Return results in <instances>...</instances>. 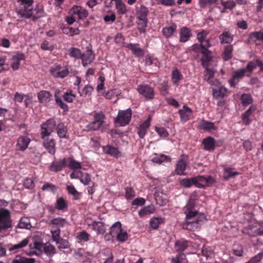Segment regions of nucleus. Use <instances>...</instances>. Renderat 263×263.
Masks as SVG:
<instances>
[{"label": "nucleus", "mask_w": 263, "mask_h": 263, "mask_svg": "<svg viewBox=\"0 0 263 263\" xmlns=\"http://www.w3.org/2000/svg\"><path fill=\"white\" fill-rule=\"evenodd\" d=\"M50 223L55 227L59 228L64 227L67 223V222L65 219L61 217H58L53 219L50 221Z\"/></svg>", "instance_id": "obj_43"}, {"label": "nucleus", "mask_w": 263, "mask_h": 263, "mask_svg": "<svg viewBox=\"0 0 263 263\" xmlns=\"http://www.w3.org/2000/svg\"><path fill=\"white\" fill-rule=\"evenodd\" d=\"M90 235L85 231L80 232L77 235V238L79 242L87 241L89 240Z\"/></svg>", "instance_id": "obj_54"}, {"label": "nucleus", "mask_w": 263, "mask_h": 263, "mask_svg": "<svg viewBox=\"0 0 263 263\" xmlns=\"http://www.w3.org/2000/svg\"><path fill=\"white\" fill-rule=\"evenodd\" d=\"M67 207V203L65 199L60 197L57 199L55 208L59 210H63Z\"/></svg>", "instance_id": "obj_46"}, {"label": "nucleus", "mask_w": 263, "mask_h": 263, "mask_svg": "<svg viewBox=\"0 0 263 263\" xmlns=\"http://www.w3.org/2000/svg\"><path fill=\"white\" fill-rule=\"evenodd\" d=\"M194 180L195 182L194 185L198 187H204L214 182V179L211 177L205 178L201 176L194 177Z\"/></svg>", "instance_id": "obj_11"}, {"label": "nucleus", "mask_w": 263, "mask_h": 263, "mask_svg": "<svg viewBox=\"0 0 263 263\" xmlns=\"http://www.w3.org/2000/svg\"><path fill=\"white\" fill-rule=\"evenodd\" d=\"M30 142V139L25 136L20 137L17 141L16 147L17 149L21 151H24L28 146Z\"/></svg>", "instance_id": "obj_14"}, {"label": "nucleus", "mask_w": 263, "mask_h": 263, "mask_svg": "<svg viewBox=\"0 0 263 263\" xmlns=\"http://www.w3.org/2000/svg\"><path fill=\"white\" fill-rule=\"evenodd\" d=\"M202 50L201 53L203 54V57L201 59L202 64L204 67H208V62L211 60V53L210 51L206 49V48H202Z\"/></svg>", "instance_id": "obj_27"}, {"label": "nucleus", "mask_w": 263, "mask_h": 263, "mask_svg": "<svg viewBox=\"0 0 263 263\" xmlns=\"http://www.w3.org/2000/svg\"><path fill=\"white\" fill-rule=\"evenodd\" d=\"M93 230L97 232L98 234H103L106 231L104 224L100 221H93L91 224Z\"/></svg>", "instance_id": "obj_25"}, {"label": "nucleus", "mask_w": 263, "mask_h": 263, "mask_svg": "<svg viewBox=\"0 0 263 263\" xmlns=\"http://www.w3.org/2000/svg\"><path fill=\"white\" fill-rule=\"evenodd\" d=\"M12 227L10 213L8 210L0 209V231Z\"/></svg>", "instance_id": "obj_6"}, {"label": "nucleus", "mask_w": 263, "mask_h": 263, "mask_svg": "<svg viewBox=\"0 0 263 263\" xmlns=\"http://www.w3.org/2000/svg\"><path fill=\"white\" fill-rule=\"evenodd\" d=\"M229 93L227 88L222 85H219L216 88H213V94L214 97L216 99L223 98L228 96Z\"/></svg>", "instance_id": "obj_13"}, {"label": "nucleus", "mask_w": 263, "mask_h": 263, "mask_svg": "<svg viewBox=\"0 0 263 263\" xmlns=\"http://www.w3.org/2000/svg\"><path fill=\"white\" fill-rule=\"evenodd\" d=\"M241 100L243 105H248L252 102V98L249 94H243L241 97Z\"/></svg>", "instance_id": "obj_62"}, {"label": "nucleus", "mask_w": 263, "mask_h": 263, "mask_svg": "<svg viewBox=\"0 0 263 263\" xmlns=\"http://www.w3.org/2000/svg\"><path fill=\"white\" fill-rule=\"evenodd\" d=\"M202 143L204 149L207 151H212L215 148V141L212 137H210L204 139Z\"/></svg>", "instance_id": "obj_30"}, {"label": "nucleus", "mask_w": 263, "mask_h": 263, "mask_svg": "<svg viewBox=\"0 0 263 263\" xmlns=\"http://www.w3.org/2000/svg\"><path fill=\"white\" fill-rule=\"evenodd\" d=\"M80 182L84 185H88L91 181L90 176L88 173H83L82 172V175L80 178Z\"/></svg>", "instance_id": "obj_58"}, {"label": "nucleus", "mask_w": 263, "mask_h": 263, "mask_svg": "<svg viewBox=\"0 0 263 263\" xmlns=\"http://www.w3.org/2000/svg\"><path fill=\"white\" fill-rule=\"evenodd\" d=\"M29 242V239L28 238L24 239L22 241L18 243L17 244H15L12 245V247L9 249L10 251L19 249L23 248L26 247Z\"/></svg>", "instance_id": "obj_51"}, {"label": "nucleus", "mask_w": 263, "mask_h": 263, "mask_svg": "<svg viewBox=\"0 0 263 263\" xmlns=\"http://www.w3.org/2000/svg\"><path fill=\"white\" fill-rule=\"evenodd\" d=\"M198 127L201 129L211 130L215 129V125L213 122L202 120L199 122Z\"/></svg>", "instance_id": "obj_41"}, {"label": "nucleus", "mask_w": 263, "mask_h": 263, "mask_svg": "<svg viewBox=\"0 0 263 263\" xmlns=\"http://www.w3.org/2000/svg\"><path fill=\"white\" fill-rule=\"evenodd\" d=\"M238 174V172L234 171V170L231 168H226L224 170V177L226 179H228L229 178L237 175Z\"/></svg>", "instance_id": "obj_53"}, {"label": "nucleus", "mask_w": 263, "mask_h": 263, "mask_svg": "<svg viewBox=\"0 0 263 263\" xmlns=\"http://www.w3.org/2000/svg\"><path fill=\"white\" fill-rule=\"evenodd\" d=\"M72 14L78 15L80 19H84L88 16L87 10L81 6H74L71 9Z\"/></svg>", "instance_id": "obj_19"}, {"label": "nucleus", "mask_w": 263, "mask_h": 263, "mask_svg": "<svg viewBox=\"0 0 263 263\" xmlns=\"http://www.w3.org/2000/svg\"><path fill=\"white\" fill-rule=\"evenodd\" d=\"M250 39L255 41L256 40H261L263 41V32H254L250 35Z\"/></svg>", "instance_id": "obj_60"}, {"label": "nucleus", "mask_w": 263, "mask_h": 263, "mask_svg": "<svg viewBox=\"0 0 263 263\" xmlns=\"http://www.w3.org/2000/svg\"><path fill=\"white\" fill-rule=\"evenodd\" d=\"M25 59V55L23 53H17L12 58L11 66L14 70H16L19 68L20 61Z\"/></svg>", "instance_id": "obj_22"}, {"label": "nucleus", "mask_w": 263, "mask_h": 263, "mask_svg": "<svg viewBox=\"0 0 263 263\" xmlns=\"http://www.w3.org/2000/svg\"><path fill=\"white\" fill-rule=\"evenodd\" d=\"M66 165V160L64 158L56 162H52L49 166V170L52 172H59L62 170Z\"/></svg>", "instance_id": "obj_21"}, {"label": "nucleus", "mask_w": 263, "mask_h": 263, "mask_svg": "<svg viewBox=\"0 0 263 263\" xmlns=\"http://www.w3.org/2000/svg\"><path fill=\"white\" fill-rule=\"evenodd\" d=\"M176 28V25L173 24L168 27L164 28L162 30V33L166 38H169L172 36Z\"/></svg>", "instance_id": "obj_37"}, {"label": "nucleus", "mask_w": 263, "mask_h": 263, "mask_svg": "<svg viewBox=\"0 0 263 263\" xmlns=\"http://www.w3.org/2000/svg\"><path fill=\"white\" fill-rule=\"evenodd\" d=\"M94 121L88 124L86 128L88 132L98 130L104 123V115L102 111L95 114Z\"/></svg>", "instance_id": "obj_7"}, {"label": "nucleus", "mask_w": 263, "mask_h": 263, "mask_svg": "<svg viewBox=\"0 0 263 263\" xmlns=\"http://www.w3.org/2000/svg\"><path fill=\"white\" fill-rule=\"evenodd\" d=\"M219 39L221 44H228L232 42L233 36L228 31H224L219 36Z\"/></svg>", "instance_id": "obj_34"}, {"label": "nucleus", "mask_w": 263, "mask_h": 263, "mask_svg": "<svg viewBox=\"0 0 263 263\" xmlns=\"http://www.w3.org/2000/svg\"><path fill=\"white\" fill-rule=\"evenodd\" d=\"M30 227V220L27 217L21 218L18 224V227L21 229H28Z\"/></svg>", "instance_id": "obj_49"}, {"label": "nucleus", "mask_w": 263, "mask_h": 263, "mask_svg": "<svg viewBox=\"0 0 263 263\" xmlns=\"http://www.w3.org/2000/svg\"><path fill=\"white\" fill-rule=\"evenodd\" d=\"M60 91L59 90L56 91L55 92V101L58 105L61 107L64 111L68 110L67 105L63 102L62 99L59 97Z\"/></svg>", "instance_id": "obj_47"}, {"label": "nucleus", "mask_w": 263, "mask_h": 263, "mask_svg": "<svg viewBox=\"0 0 263 263\" xmlns=\"http://www.w3.org/2000/svg\"><path fill=\"white\" fill-rule=\"evenodd\" d=\"M34 259L24 257L16 256L11 263H34Z\"/></svg>", "instance_id": "obj_48"}, {"label": "nucleus", "mask_w": 263, "mask_h": 263, "mask_svg": "<svg viewBox=\"0 0 263 263\" xmlns=\"http://www.w3.org/2000/svg\"><path fill=\"white\" fill-rule=\"evenodd\" d=\"M257 66L259 67L261 70H263V62L259 60L250 62L248 64L245 69L247 70V72L250 75L252 71Z\"/></svg>", "instance_id": "obj_29"}, {"label": "nucleus", "mask_w": 263, "mask_h": 263, "mask_svg": "<svg viewBox=\"0 0 263 263\" xmlns=\"http://www.w3.org/2000/svg\"><path fill=\"white\" fill-rule=\"evenodd\" d=\"M197 197L196 193H192L188 203L184 208V212L186 215L185 221L182 224V228L184 229L195 231L198 228L199 222L204 220L205 218L204 214L198 213L197 211L192 210L195 205V201Z\"/></svg>", "instance_id": "obj_1"}, {"label": "nucleus", "mask_w": 263, "mask_h": 263, "mask_svg": "<svg viewBox=\"0 0 263 263\" xmlns=\"http://www.w3.org/2000/svg\"><path fill=\"white\" fill-rule=\"evenodd\" d=\"M242 232L252 237L262 235L263 229L261 227V223L252 220L249 222V226L242 230Z\"/></svg>", "instance_id": "obj_3"}, {"label": "nucleus", "mask_w": 263, "mask_h": 263, "mask_svg": "<svg viewBox=\"0 0 263 263\" xmlns=\"http://www.w3.org/2000/svg\"><path fill=\"white\" fill-rule=\"evenodd\" d=\"M66 189L69 194L72 195L74 196L75 199H77V196L79 195V194L73 185H67Z\"/></svg>", "instance_id": "obj_61"}, {"label": "nucleus", "mask_w": 263, "mask_h": 263, "mask_svg": "<svg viewBox=\"0 0 263 263\" xmlns=\"http://www.w3.org/2000/svg\"><path fill=\"white\" fill-rule=\"evenodd\" d=\"M57 134L60 138H66L67 132L66 127L62 123L59 124L57 127Z\"/></svg>", "instance_id": "obj_42"}, {"label": "nucleus", "mask_w": 263, "mask_h": 263, "mask_svg": "<svg viewBox=\"0 0 263 263\" xmlns=\"http://www.w3.org/2000/svg\"><path fill=\"white\" fill-rule=\"evenodd\" d=\"M182 79V75L177 69H175L173 70L172 73V81L173 84L178 85L179 81Z\"/></svg>", "instance_id": "obj_40"}, {"label": "nucleus", "mask_w": 263, "mask_h": 263, "mask_svg": "<svg viewBox=\"0 0 263 263\" xmlns=\"http://www.w3.org/2000/svg\"><path fill=\"white\" fill-rule=\"evenodd\" d=\"M152 161L154 163L161 164L164 162H170L171 161V158L170 156L160 154L157 155L155 154V155L152 158Z\"/></svg>", "instance_id": "obj_23"}, {"label": "nucleus", "mask_w": 263, "mask_h": 263, "mask_svg": "<svg viewBox=\"0 0 263 263\" xmlns=\"http://www.w3.org/2000/svg\"><path fill=\"white\" fill-rule=\"evenodd\" d=\"M192 110L189 107L184 105L182 108L179 110L181 121L186 122L188 121L192 114Z\"/></svg>", "instance_id": "obj_17"}, {"label": "nucleus", "mask_w": 263, "mask_h": 263, "mask_svg": "<svg viewBox=\"0 0 263 263\" xmlns=\"http://www.w3.org/2000/svg\"><path fill=\"white\" fill-rule=\"evenodd\" d=\"M110 233L116 237L117 239L121 242H124L128 238V234L122 230L121 224L119 221L115 223L110 228Z\"/></svg>", "instance_id": "obj_4"}, {"label": "nucleus", "mask_w": 263, "mask_h": 263, "mask_svg": "<svg viewBox=\"0 0 263 263\" xmlns=\"http://www.w3.org/2000/svg\"><path fill=\"white\" fill-rule=\"evenodd\" d=\"M95 59V54L93 53L91 49V46L89 45L86 48V50L85 53H82V65L84 66H86L90 65L93 62Z\"/></svg>", "instance_id": "obj_9"}, {"label": "nucleus", "mask_w": 263, "mask_h": 263, "mask_svg": "<svg viewBox=\"0 0 263 263\" xmlns=\"http://www.w3.org/2000/svg\"><path fill=\"white\" fill-rule=\"evenodd\" d=\"M43 252L49 256H52L55 253V247L50 243H45Z\"/></svg>", "instance_id": "obj_44"}, {"label": "nucleus", "mask_w": 263, "mask_h": 263, "mask_svg": "<svg viewBox=\"0 0 263 263\" xmlns=\"http://www.w3.org/2000/svg\"><path fill=\"white\" fill-rule=\"evenodd\" d=\"M17 2L20 5L16 9V12L19 15L27 18L33 16L34 21L44 15V12L42 8L37 10L33 9V0H18Z\"/></svg>", "instance_id": "obj_2"}, {"label": "nucleus", "mask_w": 263, "mask_h": 263, "mask_svg": "<svg viewBox=\"0 0 263 263\" xmlns=\"http://www.w3.org/2000/svg\"><path fill=\"white\" fill-rule=\"evenodd\" d=\"M55 127V122L53 120L49 119L41 125V135L42 139L48 138L54 131Z\"/></svg>", "instance_id": "obj_8"}, {"label": "nucleus", "mask_w": 263, "mask_h": 263, "mask_svg": "<svg viewBox=\"0 0 263 263\" xmlns=\"http://www.w3.org/2000/svg\"><path fill=\"white\" fill-rule=\"evenodd\" d=\"M180 182L185 187H190L192 185H194L195 183L194 178L183 179Z\"/></svg>", "instance_id": "obj_59"}, {"label": "nucleus", "mask_w": 263, "mask_h": 263, "mask_svg": "<svg viewBox=\"0 0 263 263\" xmlns=\"http://www.w3.org/2000/svg\"><path fill=\"white\" fill-rule=\"evenodd\" d=\"M191 36V32L190 30L186 28L183 27L181 29L180 31V41L182 42H186Z\"/></svg>", "instance_id": "obj_36"}, {"label": "nucleus", "mask_w": 263, "mask_h": 263, "mask_svg": "<svg viewBox=\"0 0 263 263\" xmlns=\"http://www.w3.org/2000/svg\"><path fill=\"white\" fill-rule=\"evenodd\" d=\"M68 51L69 55L71 58H73L75 59H81V58H82V52L79 48L71 47L70 48Z\"/></svg>", "instance_id": "obj_39"}, {"label": "nucleus", "mask_w": 263, "mask_h": 263, "mask_svg": "<svg viewBox=\"0 0 263 263\" xmlns=\"http://www.w3.org/2000/svg\"><path fill=\"white\" fill-rule=\"evenodd\" d=\"M137 90L146 99L151 100L154 98V93L153 88L147 85H141L138 87Z\"/></svg>", "instance_id": "obj_10"}, {"label": "nucleus", "mask_w": 263, "mask_h": 263, "mask_svg": "<svg viewBox=\"0 0 263 263\" xmlns=\"http://www.w3.org/2000/svg\"><path fill=\"white\" fill-rule=\"evenodd\" d=\"M24 186L28 189H32L34 187V181L32 178H26L24 182Z\"/></svg>", "instance_id": "obj_64"}, {"label": "nucleus", "mask_w": 263, "mask_h": 263, "mask_svg": "<svg viewBox=\"0 0 263 263\" xmlns=\"http://www.w3.org/2000/svg\"><path fill=\"white\" fill-rule=\"evenodd\" d=\"M127 48L130 49L138 57H141L144 55L143 49L139 47V45L137 44H129L127 46Z\"/></svg>", "instance_id": "obj_32"}, {"label": "nucleus", "mask_w": 263, "mask_h": 263, "mask_svg": "<svg viewBox=\"0 0 263 263\" xmlns=\"http://www.w3.org/2000/svg\"><path fill=\"white\" fill-rule=\"evenodd\" d=\"M206 68V74L205 76V79L206 81L209 82V83L211 84L212 85H218L219 84L218 81L215 80L213 81L212 80V78L214 77L215 72L213 70L208 68V67Z\"/></svg>", "instance_id": "obj_31"}, {"label": "nucleus", "mask_w": 263, "mask_h": 263, "mask_svg": "<svg viewBox=\"0 0 263 263\" xmlns=\"http://www.w3.org/2000/svg\"><path fill=\"white\" fill-rule=\"evenodd\" d=\"M255 109V107L251 106L242 116V121L245 124L248 125L250 123L251 115Z\"/></svg>", "instance_id": "obj_35"}, {"label": "nucleus", "mask_w": 263, "mask_h": 263, "mask_svg": "<svg viewBox=\"0 0 263 263\" xmlns=\"http://www.w3.org/2000/svg\"><path fill=\"white\" fill-rule=\"evenodd\" d=\"M64 33L69 36H73L79 34L80 31L78 28L67 27L64 29Z\"/></svg>", "instance_id": "obj_56"}, {"label": "nucleus", "mask_w": 263, "mask_h": 263, "mask_svg": "<svg viewBox=\"0 0 263 263\" xmlns=\"http://www.w3.org/2000/svg\"><path fill=\"white\" fill-rule=\"evenodd\" d=\"M245 75L249 76V74L245 68L241 69L236 71L233 74L232 78L229 80L230 85L231 87H235V81L236 79H239L243 77Z\"/></svg>", "instance_id": "obj_15"}, {"label": "nucleus", "mask_w": 263, "mask_h": 263, "mask_svg": "<svg viewBox=\"0 0 263 263\" xmlns=\"http://www.w3.org/2000/svg\"><path fill=\"white\" fill-rule=\"evenodd\" d=\"M187 246V241L184 240L177 241L175 243L176 250L179 252H182L185 250Z\"/></svg>", "instance_id": "obj_50"}, {"label": "nucleus", "mask_w": 263, "mask_h": 263, "mask_svg": "<svg viewBox=\"0 0 263 263\" xmlns=\"http://www.w3.org/2000/svg\"><path fill=\"white\" fill-rule=\"evenodd\" d=\"M209 32L206 30H202L197 34V38L200 42V46L202 48H208L211 46L209 40H205L206 37Z\"/></svg>", "instance_id": "obj_18"}, {"label": "nucleus", "mask_w": 263, "mask_h": 263, "mask_svg": "<svg viewBox=\"0 0 263 263\" xmlns=\"http://www.w3.org/2000/svg\"><path fill=\"white\" fill-rule=\"evenodd\" d=\"M163 222V219L161 217H153L149 221V225L153 229H157Z\"/></svg>", "instance_id": "obj_45"}, {"label": "nucleus", "mask_w": 263, "mask_h": 263, "mask_svg": "<svg viewBox=\"0 0 263 263\" xmlns=\"http://www.w3.org/2000/svg\"><path fill=\"white\" fill-rule=\"evenodd\" d=\"M132 111L130 108L124 110H119L118 116L115 119L116 123L120 126L128 124L131 119Z\"/></svg>", "instance_id": "obj_5"}, {"label": "nucleus", "mask_w": 263, "mask_h": 263, "mask_svg": "<svg viewBox=\"0 0 263 263\" xmlns=\"http://www.w3.org/2000/svg\"><path fill=\"white\" fill-rule=\"evenodd\" d=\"M55 242L59 249H68L70 246L69 241L66 239H60Z\"/></svg>", "instance_id": "obj_55"}, {"label": "nucleus", "mask_w": 263, "mask_h": 263, "mask_svg": "<svg viewBox=\"0 0 263 263\" xmlns=\"http://www.w3.org/2000/svg\"><path fill=\"white\" fill-rule=\"evenodd\" d=\"M138 29L141 33H144L147 26V19H138Z\"/></svg>", "instance_id": "obj_57"}, {"label": "nucleus", "mask_w": 263, "mask_h": 263, "mask_svg": "<svg viewBox=\"0 0 263 263\" xmlns=\"http://www.w3.org/2000/svg\"><path fill=\"white\" fill-rule=\"evenodd\" d=\"M233 51V47L232 45H228L226 47L224 51L223 52V59L225 61H228L232 58V52Z\"/></svg>", "instance_id": "obj_52"}, {"label": "nucleus", "mask_w": 263, "mask_h": 263, "mask_svg": "<svg viewBox=\"0 0 263 263\" xmlns=\"http://www.w3.org/2000/svg\"><path fill=\"white\" fill-rule=\"evenodd\" d=\"M103 149L104 153L109 154L115 157H118L120 155V152L118 148L113 147L111 145H107L103 147Z\"/></svg>", "instance_id": "obj_28"}, {"label": "nucleus", "mask_w": 263, "mask_h": 263, "mask_svg": "<svg viewBox=\"0 0 263 263\" xmlns=\"http://www.w3.org/2000/svg\"><path fill=\"white\" fill-rule=\"evenodd\" d=\"M37 97L40 102L46 104L50 101L51 95L49 92L46 90H42L38 93Z\"/></svg>", "instance_id": "obj_26"}, {"label": "nucleus", "mask_w": 263, "mask_h": 263, "mask_svg": "<svg viewBox=\"0 0 263 263\" xmlns=\"http://www.w3.org/2000/svg\"><path fill=\"white\" fill-rule=\"evenodd\" d=\"M43 146L50 154L54 155L55 153V143L53 139L48 138L43 139Z\"/></svg>", "instance_id": "obj_20"}, {"label": "nucleus", "mask_w": 263, "mask_h": 263, "mask_svg": "<svg viewBox=\"0 0 263 263\" xmlns=\"http://www.w3.org/2000/svg\"><path fill=\"white\" fill-rule=\"evenodd\" d=\"M116 8L118 11L121 14H124L126 12L125 5L120 1L117 2Z\"/></svg>", "instance_id": "obj_63"}, {"label": "nucleus", "mask_w": 263, "mask_h": 263, "mask_svg": "<svg viewBox=\"0 0 263 263\" xmlns=\"http://www.w3.org/2000/svg\"><path fill=\"white\" fill-rule=\"evenodd\" d=\"M45 243L39 241H35L29 245V254L30 255H40L44 250Z\"/></svg>", "instance_id": "obj_12"}, {"label": "nucleus", "mask_w": 263, "mask_h": 263, "mask_svg": "<svg viewBox=\"0 0 263 263\" xmlns=\"http://www.w3.org/2000/svg\"><path fill=\"white\" fill-rule=\"evenodd\" d=\"M186 167V164L184 161L182 159L179 160L176 165L175 172L176 174L179 175L184 174Z\"/></svg>", "instance_id": "obj_33"}, {"label": "nucleus", "mask_w": 263, "mask_h": 263, "mask_svg": "<svg viewBox=\"0 0 263 263\" xmlns=\"http://www.w3.org/2000/svg\"><path fill=\"white\" fill-rule=\"evenodd\" d=\"M148 11L144 6H141L137 9V16L138 19H147Z\"/></svg>", "instance_id": "obj_38"}, {"label": "nucleus", "mask_w": 263, "mask_h": 263, "mask_svg": "<svg viewBox=\"0 0 263 263\" xmlns=\"http://www.w3.org/2000/svg\"><path fill=\"white\" fill-rule=\"evenodd\" d=\"M60 69L61 66L56 65L54 67L51 68L50 71L55 78H64L68 74L69 71L67 69H64L60 71Z\"/></svg>", "instance_id": "obj_16"}, {"label": "nucleus", "mask_w": 263, "mask_h": 263, "mask_svg": "<svg viewBox=\"0 0 263 263\" xmlns=\"http://www.w3.org/2000/svg\"><path fill=\"white\" fill-rule=\"evenodd\" d=\"M151 120V117H149L147 120H146L142 124L140 125L138 134L141 138H143L145 136L146 133L147 129L150 126Z\"/></svg>", "instance_id": "obj_24"}]
</instances>
